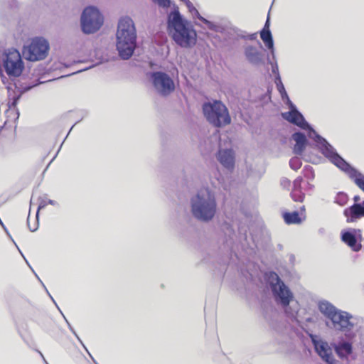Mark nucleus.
I'll return each mask as SVG.
<instances>
[{"mask_svg":"<svg viewBox=\"0 0 364 364\" xmlns=\"http://www.w3.org/2000/svg\"><path fill=\"white\" fill-rule=\"evenodd\" d=\"M264 279L271 290L276 304L283 309L287 316L296 319L300 305L289 287L274 271L265 272Z\"/></svg>","mask_w":364,"mask_h":364,"instance_id":"f257e3e1","label":"nucleus"},{"mask_svg":"<svg viewBox=\"0 0 364 364\" xmlns=\"http://www.w3.org/2000/svg\"><path fill=\"white\" fill-rule=\"evenodd\" d=\"M282 117L288 122L306 131L308 136L314 140L321 153L333 164L341 156L324 137L316 132L299 109L282 112Z\"/></svg>","mask_w":364,"mask_h":364,"instance_id":"f03ea898","label":"nucleus"},{"mask_svg":"<svg viewBox=\"0 0 364 364\" xmlns=\"http://www.w3.org/2000/svg\"><path fill=\"white\" fill-rule=\"evenodd\" d=\"M167 30L173 41L182 48H191L196 43V31L178 9L168 15Z\"/></svg>","mask_w":364,"mask_h":364,"instance_id":"7ed1b4c3","label":"nucleus"},{"mask_svg":"<svg viewBox=\"0 0 364 364\" xmlns=\"http://www.w3.org/2000/svg\"><path fill=\"white\" fill-rule=\"evenodd\" d=\"M190 208L192 216L197 221L203 223L211 222L218 210L215 194L208 189L198 191L191 198Z\"/></svg>","mask_w":364,"mask_h":364,"instance_id":"20e7f679","label":"nucleus"},{"mask_svg":"<svg viewBox=\"0 0 364 364\" xmlns=\"http://www.w3.org/2000/svg\"><path fill=\"white\" fill-rule=\"evenodd\" d=\"M116 47L119 56L122 60H129L136 48V33L134 21L129 16L119 21L116 33Z\"/></svg>","mask_w":364,"mask_h":364,"instance_id":"39448f33","label":"nucleus"},{"mask_svg":"<svg viewBox=\"0 0 364 364\" xmlns=\"http://www.w3.org/2000/svg\"><path fill=\"white\" fill-rule=\"evenodd\" d=\"M202 111L206 120L216 128H221L231 123L228 109L220 100L204 102Z\"/></svg>","mask_w":364,"mask_h":364,"instance_id":"423d86ee","label":"nucleus"},{"mask_svg":"<svg viewBox=\"0 0 364 364\" xmlns=\"http://www.w3.org/2000/svg\"><path fill=\"white\" fill-rule=\"evenodd\" d=\"M0 68L4 69L9 78L20 77L25 65L19 51L14 48L5 50L0 59Z\"/></svg>","mask_w":364,"mask_h":364,"instance_id":"0eeeda50","label":"nucleus"},{"mask_svg":"<svg viewBox=\"0 0 364 364\" xmlns=\"http://www.w3.org/2000/svg\"><path fill=\"white\" fill-rule=\"evenodd\" d=\"M104 17L100 10L94 6L85 8L80 17L81 30L85 34H92L100 29Z\"/></svg>","mask_w":364,"mask_h":364,"instance_id":"6e6552de","label":"nucleus"},{"mask_svg":"<svg viewBox=\"0 0 364 364\" xmlns=\"http://www.w3.org/2000/svg\"><path fill=\"white\" fill-rule=\"evenodd\" d=\"M148 77L156 92L161 97H168L176 90L175 82L168 74L164 71H152Z\"/></svg>","mask_w":364,"mask_h":364,"instance_id":"1a4fd4ad","label":"nucleus"},{"mask_svg":"<svg viewBox=\"0 0 364 364\" xmlns=\"http://www.w3.org/2000/svg\"><path fill=\"white\" fill-rule=\"evenodd\" d=\"M50 44L43 37H35L28 46L23 48V55L26 60L35 62L44 60L48 55Z\"/></svg>","mask_w":364,"mask_h":364,"instance_id":"9d476101","label":"nucleus"},{"mask_svg":"<svg viewBox=\"0 0 364 364\" xmlns=\"http://www.w3.org/2000/svg\"><path fill=\"white\" fill-rule=\"evenodd\" d=\"M310 338L314 346L315 352L326 364H334L335 359L333 356L332 346L321 338H318L316 335L311 334Z\"/></svg>","mask_w":364,"mask_h":364,"instance_id":"9b49d317","label":"nucleus"},{"mask_svg":"<svg viewBox=\"0 0 364 364\" xmlns=\"http://www.w3.org/2000/svg\"><path fill=\"white\" fill-rule=\"evenodd\" d=\"M353 316L345 311L338 309L330 319L332 328L339 331H350L355 326L351 321Z\"/></svg>","mask_w":364,"mask_h":364,"instance_id":"f8f14e48","label":"nucleus"},{"mask_svg":"<svg viewBox=\"0 0 364 364\" xmlns=\"http://www.w3.org/2000/svg\"><path fill=\"white\" fill-rule=\"evenodd\" d=\"M340 170L346 173L356 186L364 192V175L351 166L341 156L334 164Z\"/></svg>","mask_w":364,"mask_h":364,"instance_id":"ddd939ff","label":"nucleus"},{"mask_svg":"<svg viewBox=\"0 0 364 364\" xmlns=\"http://www.w3.org/2000/svg\"><path fill=\"white\" fill-rule=\"evenodd\" d=\"M341 239L354 252L361 250L362 235L359 229L348 228L343 230L341 232Z\"/></svg>","mask_w":364,"mask_h":364,"instance_id":"4468645a","label":"nucleus"},{"mask_svg":"<svg viewBox=\"0 0 364 364\" xmlns=\"http://www.w3.org/2000/svg\"><path fill=\"white\" fill-rule=\"evenodd\" d=\"M270 12V10L269 11ZM260 38L264 46L270 50L272 59H275L274 39L270 31V16L268 13L264 27L259 32Z\"/></svg>","mask_w":364,"mask_h":364,"instance_id":"2eb2a0df","label":"nucleus"},{"mask_svg":"<svg viewBox=\"0 0 364 364\" xmlns=\"http://www.w3.org/2000/svg\"><path fill=\"white\" fill-rule=\"evenodd\" d=\"M188 11L198 20H200L201 22H203L209 30L214 31V32H222L223 30V27L217 24L213 21H210L208 20L207 18H204L200 15L199 11L196 9V7L193 6V4L190 1H188L186 4Z\"/></svg>","mask_w":364,"mask_h":364,"instance_id":"dca6fc26","label":"nucleus"},{"mask_svg":"<svg viewBox=\"0 0 364 364\" xmlns=\"http://www.w3.org/2000/svg\"><path fill=\"white\" fill-rule=\"evenodd\" d=\"M244 55L247 60L252 65L258 66L263 63V54L255 46H245Z\"/></svg>","mask_w":364,"mask_h":364,"instance_id":"f3484780","label":"nucleus"},{"mask_svg":"<svg viewBox=\"0 0 364 364\" xmlns=\"http://www.w3.org/2000/svg\"><path fill=\"white\" fill-rule=\"evenodd\" d=\"M291 139L295 141L293 152L296 155H301L309 144L306 134L300 131H297L292 134Z\"/></svg>","mask_w":364,"mask_h":364,"instance_id":"a211bd4d","label":"nucleus"},{"mask_svg":"<svg viewBox=\"0 0 364 364\" xmlns=\"http://www.w3.org/2000/svg\"><path fill=\"white\" fill-rule=\"evenodd\" d=\"M336 355L341 359L347 358L353 353V345L350 342L342 339L331 343Z\"/></svg>","mask_w":364,"mask_h":364,"instance_id":"6ab92c4d","label":"nucleus"},{"mask_svg":"<svg viewBox=\"0 0 364 364\" xmlns=\"http://www.w3.org/2000/svg\"><path fill=\"white\" fill-rule=\"evenodd\" d=\"M344 215L347 218L348 223L355 222L358 218L364 217V205L354 203L344 210Z\"/></svg>","mask_w":364,"mask_h":364,"instance_id":"aec40b11","label":"nucleus"},{"mask_svg":"<svg viewBox=\"0 0 364 364\" xmlns=\"http://www.w3.org/2000/svg\"><path fill=\"white\" fill-rule=\"evenodd\" d=\"M218 161L226 168L230 170L235 167V155L232 149H223L218 151Z\"/></svg>","mask_w":364,"mask_h":364,"instance_id":"412c9836","label":"nucleus"},{"mask_svg":"<svg viewBox=\"0 0 364 364\" xmlns=\"http://www.w3.org/2000/svg\"><path fill=\"white\" fill-rule=\"evenodd\" d=\"M318 309L329 320L338 310L336 306L327 301H321L318 303Z\"/></svg>","mask_w":364,"mask_h":364,"instance_id":"4be33fe9","label":"nucleus"},{"mask_svg":"<svg viewBox=\"0 0 364 364\" xmlns=\"http://www.w3.org/2000/svg\"><path fill=\"white\" fill-rule=\"evenodd\" d=\"M282 217L284 222L288 224H300L302 222V219L299 215V213L296 210H294L292 212H284L282 213Z\"/></svg>","mask_w":364,"mask_h":364,"instance_id":"5701e85b","label":"nucleus"},{"mask_svg":"<svg viewBox=\"0 0 364 364\" xmlns=\"http://www.w3.org/2000/svg\"><path fill=\"white\" fill-rule=\"evenodd\" d=\"M35 86H36V85L26 86L25 87H23L22 89V90L21 91V92L19 94L15 95L14 96L12 97V98H10L9 101L8 102L9 108H12V107L15 108L16 107L20 98L21 97V95L23 92L31 90Z\"/></svg>","mask_w":364,"mask_h":364,"instance_id":"b1692460","label":"nucleus"},{"mask_svg":"<svg viewBox=\"0 0 364 364\" xmlns=\"http://www.w3.org/2000/svg\"><path fill=\"white\" fill-rule=\"evenodd\" d=\"M39 205H38V209H37V211H36V224L35 225V226L33 228H32L31 225H30V223H29V217L27 219V225H28V229L30 230V231L31 232H35L36 230H37L38 229V215H39V211L40 210L44 208L47 204H48V200H46L45 199L42 198H39Z\"/></svg>","mask_w":364,"mask_h":364,"instance_id":"393cba45","label":"nucleus"},{"mask_svg":"<svg viewBox=\"0 0 364 364\" xmlns=\"http://www.w3.org/2000/svg\"><path fill=\"white\" fill-rule=\"evenodd\" d=\"M348 200V196L343 192H339L335 197L334 202L341 206L345 205Z\"/></svg>","mask_w":364,"mask_h":364,"instance_id":"a878e982","label":"nucleus"},{"mask_svg":"<svg viewBox=\"0 0 364 364\" xmlns=\"http://www.w3.org/2000/svg\"><path fill=\"white\" fill-rule=\"evenodd\" d=\"M274 60V62H272L270 60V59L268 58L267 59V61H268V63L271 65L272 66V73L275 75L274 76V81H277V79L279 80H281V76H280V74H279V67H278V64H277V62L276 60V58L275 59H273Z\"/></svg>","mask_w":364,"mask_h":364,"instance_id":"bb28decb","label":"nucleus"},{"mask_svg":"<svg viewBox=\"0 0 364 364\" xmlns=\"http://www.w3.org/2000/svg\"><path fill=\"white\" fill-rule=\"evenodd\" d=\"M277 89L280 94L281 98H284V97H287V92L285 90L284 85L281 80L277 79V81H274Z\"/></svg>","mask_w":364,"mask_h":364,"instance_id":"cd10ccee","label":"nucleus"},{"mask_svg":"<svg viewBox=\"0 0 364 364\" xmlns=\"http://www.w3.org/2000/svg\"><path fill=\"white\" fill-rule=\"evenodd\" d=\"M291 197L294 201L302 202L304 199L305 194L301 191L292 190Z\"/></svg>","mask_w":364,"mask_h":364,"instance_id":"c85d7f7f","label":"nucleus"},{"mask_svg":"<svg viewBox=\"0 0 364 364\" xmlns=\"http://www.w3.org/2000/svg\"><path fill=\"white\" fill-rule=\"evenodd\" d=\"M302 165L301 161L299 157H293L289 160V166L291 169L297 171Z\"/></svg>","mask_w":364,"mask_h":364,"instance_id":"c756f323","label":"nucleus"},{"mask_svg":"<svg viewBox=\"0 0 364 364\" xmlns=\"http://www.w3.org/2000/svg\"><path fill=\"white\" fill-rule=\"evenodd\" d=\"M162 8H168L171 6V0H151Z\"/></svg>","mask_w":364,"mask_h":364,"instance_id":"7c9ffc66","label":"nucleus"},{"mask_svg":"<svg viewBox=\"0 0 364 364\" xmlns=\"http://www.w3.org/2000/svg\"><path fill=\"white\" fill-rule=\"evenodd\" d=\"M303 181V179L301 177L299 176L297 177L294 181H293V189L296 191H301V183Z\"/></svg>","mask_w":364,"mask_h":364,"instance_id":"2f4dec72","label":"nucleus"},{"mask_svg":"<svg viewBox=\"0 0 364 364\" xmlns=\"http://www.w3.org/2000/svg\"><path fill=\"white\" fill-rule=\"evenodd\" d=\"M64 318H65V317L64 316ZM65 321H66V323H67V324H68V328H69L70 331H71V332L75 335V336L77 338V339L79 341V342H80L81 344H82V341H81V339L80 338V337H79V336H78V335L77 334V333H76V331H75V329L73 328V326H71V324L68 322V321L66 318H65Z\"/></svg>","mask_w":364,"mask_h":364,"instance_id":"473e14b6","label":"nucleus"},{"mask_svg":"<svg viewBox=\"0 0 364 364\" xmlns=\"http://www.w3.org/2000/svg\"><path fill=\"white\" fill-rule=\"evenodd\" d=\"M291 181L288 178H282L281 181V186H282L284 188H289L290 186Z\"/></svg>","mask_w":364,"mask_h":364,"instance_id":"72a5a7b5","label":"nucleus"},{"mask_svg":"<svg viewBox=\"0 0 364 364\" xmlns=\"http://www.w3.org/2000/svg\"><path fill=\"white\" fill-rule=\"evenodd\" d=\"M288 108H289V111L288 112H294L297 109L296 106L291 102H290L288 105H287Z\"/></svg>","mask_w":364,"mask_h":364,"instance_id":"f704fd0d","label":"nucleus"},{"mask_svg":"<svg viewBox=\"0 0 364 364\" xmlns=\"http://www.w3.org/2000/svg\"><path fill=\"white\" fill-rule=\"evenodd\" d=\"M305 168H306V169H308V168L311 169V176H308L307 177H308L309 178L313 179V178H314V171H313V170H312V167H311V166H305Z\"/></svg>","mask_w":364,"mask_h":364,"instance_id":"c9c22d12","label":"nucleus"},{"mask_svg":"<svg viewBox=\"0 0 364 364\" xmlns=\"http://www.w3.org/2000/svg\"><path fill=\"white\" fill-rule=\"evenodd\" d=\"M282 100L284 101V102L286 104V105L287 106L290 102H291V100H290L289 95H287V97H284V98H282Z\"/></svg>","mask_w":364,"mask_h":364,"instance_id":"e433bc0d","label":"nucleus"},{"mask_svg":"<svg viewBox=\"0 0 364 364\" xmlns=\"http://www.w3.org/2000/svg\"><path fill=\"white\" fill-rule=\"evenodd\" d=\"M48 204H50L52 205H58V202L51 199L48 200Z\"/></svg>","mask_w":364,"mask_h":364,"instance_id":"4c0bfd02","label":"nucleus"},{"mask_svg":"<svg viewBox=\"0 0 364 364\" xmlns=\"http://www.w3.org/2000/svg\"><path fill=\"white\" fill-rule=\"evenodd\" d=\"M248 38L251 41H254L257 38V33H252L249 35Z\"/></svg>","mask_w":364,"mask_h":364,"instance_id":"58836bf2","label":"nucleus"},{"mask_svg":"<svg viewBox=\"0 0 364 364\" xmlns=\"http://www.w3.org/2000/svg\"><path fill=\"white\" fill-rule=\"evenodd\" d=\"M354 203H359L358 201L360 200V196H355L353 197Z\"/></svg>","mask_w":364,"mask_h":364,"instance_id":"ea45409f","label":"nucleus"},{"mask_svg":"<svg viewBox=\"0 0 364 364\" xmlns=\"http://www.w3.org/2000/svg\"><path fill=\"white\" fill-rule=\"evenodd\" d=\"M82 346L85 348V349L87 350V354H89V355H90V356L91 357L92 360H93V362H94V363H96L95 360V359L93 358V357L90 355V353L89 350H87V348H86V347L85 346V345H84L83 343H82Z\"/></svg>","mask_w":364,"mask_h":364,"instance_id":"a19ab883","label":"nucleus"},{"mask_svg":"<svg viewBox=\"0 0 364 364\" xmlns=\"http://www.w3.org/2000/svg\"><path fill=\"white\" fill-rule=\"evenodd\" d=\"M82 346L85 348V349L87 350V354H89V355H90V356L91 357L92 360H93V362H94V363H96L95 360V359L93 358V357L90 355V353L89 350H87V348H86V347L85 346V345H84L83 343H82Z\"/></svg>","mask_w":364,"mask_h":364,"instance_id":"79ce46f5","label":"nucleus"},{"mask_svg":"<svg viewBox=\"0 0 364 364\" xmlns=\"http://www.w3.org/2000/svg\"><path fill=\"white\" fill-rule=\"evenodd\" d=\"M300 211H301V214L303 213V212H305V206L304 205H302L301 208H300Z\"/></svg>","mask_w":364,"mask_h":364,"instance_id":"37998d69","label":"nucleus"},{"mask_svg":"<svg viewBox=\"0 0 364 364\" xmlns=\"http://www.w3.org/2000/svg\"><path fill=\"white\" fill-rule=\"evenodd\" d=\"M1 80L4 83H5V80H6V77L4 76L2 74H1Z\"/></svg>","mask_w":364,"mask_h":364,"instance_id":"c03bdc74","label":"nucleus"},{"mask_svg":"<svg viewBox=\"0 0 364 364\" xmlns=\"http://www.w3.org/2000/svg\"><path fill=\"white\" fill-rule=\"evenodd\" d=\"M93 66H94V65H92V66H90V67L86 68H85V69L80 70H79L78 72H82V71H83V70H88V69H90V68H92Z\"/></svg>","mask_w":364,"mask_h":364,"instance_id":"a18cd8bd","label":"nucleus"},{"mask_svg":"<svg viewBox=\"0 0 364 364\" xmlns=\"http://www.w3.org/2000/svg\"><path fill=\"white\" fill-rule=\"evenodd\" d=\"M78 122H77L74 125L72 126V127H70V130H69V132L68 134L71 132V130L73 129V128L74 127V126Z\"/></svg>","mask_w":364,"mask_h":364,"instance_id":"49530a36","label":"nucleus"},{"mask_svg":"<svg viewBox=\"0 0 364 364\" xmlns=\"http://www.w3.org/2000/svg\"><path fill=\"white\" fill-rule=\"evenodd\" d=\"M50 296V297L51 298L52 301L55 303V301H54V299L50 296V294H49V292L48 293Z\"/></svg>","mask_w":364,"mask_h":364,"instance_id":"de8ad7c7","label":"nucleus"},{"mask_svg":"<svg viewBox=\"0 0 364 364\" xmlns=\"http://www.w3.org/2000/svg\"><path fill=\"white\" fill-rule=\"evenodd\" d=\"M258 43H259V46H260L261 48H262V43H261L259 41H258Z\"/></svg>","mask_w":364,"mask_h":364,"instance_id":"09e8293b","label":"nucleus"},{"mask_svg":"<svg viewBox=\"0 0 364 364\" xmlns=\"http://www.w3.org/2000/svg\"><path fill=\"white\" fill-rule=\"evenodd\" d=\"M42 286H43L44 288L46 289V287L44 286V284H42ZM46 290L47 293H48V291L47 289H46Z\"/></svg>","mask_w":364,"mask_h":364,"instance_id":"8fccbe9b","label":"nucleus"},{"mask_svg":"<svg viewBox=\"0 0 364 364\" xmlns=\"http://www.w3.org/2000/svg\"><path fill=\"white\" fill-rule=\"evenodd\" d=\"M359 204L364 205V200L362 203H360Z\"/></svg>","mask_w":364,"mask_h":364,"instance_id":"3c124183","label":"nucleus"}]
</instances>
